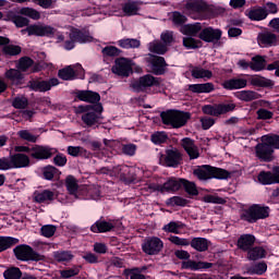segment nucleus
I'll return each instance as SVG.
<instances>
[{
  "mask_svg": "<svg viewBox=\"0 0 279 279\" xmlns=\"http://www.w3.org/2000/svg\"><path fill=\"white\" fill-rule=\"evenodd\" d=\"M31 66H34V60L29 57H22L19 60L17 69L25 73V71H28Z\"/></svg>",
  "mask_w": 279,
  "mask_h": 279,
  "instance_id": "nucleus-60",
  "label": "nucleus"
},
{
  "mask_svg": "<svg viewBox=\"0 0 279 279\" xmlns=\"http://www.w3.org/2000/svg\"><path fill=\"white\" fill-rule=\"evenodd\" d=\"M13 254L17 260H22L23 263H27L29 260H43L45 256L40 255L38 252L34 251V248L27 244H20L13 248Z\"/></svg>",
  "mask_w": 279,
  "mask_h": 279,
  "instance_id": "nucleus-6",
  "label": "nucleus"
},
{
  "mask_svg": "<svg viewBox=\"0 0 279 279\" xmlns=\"http://www.w3.org/2000/svg\"><path fill=\"white\" fill-rule=\"evenodd\" d=\"M181 147L190 157V160H197L199 158V149L195 145V141L191 137H184L181 140Z\"/></svg>",
  "mask_w": 279,
  "mask_h": 279,
  "instance_id": "nucleus-26",
  "label": "nucleus"
},
{
  "mask_svg": "<svg viewBox=\"0 0 279 279\" xmlns=\"http://www.w3.org/2000/svg\"><path fill=\"white\" fill-rule=\"evenodd\" d=\"M57 33L56 27L44 23H35L33 29H31V34H34L37 38H54Z\"/></svg>",
  "mask_w": 279,
  "mask_h": 279,
  "instance_id": "nucleus-15",
  "label": "nucleus"
},
{
  "mask_svg": "<svg viewBox=\"0 0 279 279\" xmlns=\"http://www.w3.org/2000/svg\"><path fill=\"white\" fill-rule=\"evenodd\" d=\"M52 257L57 263H62L64 265L65 263H71V260L75 258V255H73L72 251H54Z\"/></svg>",
  "mask_w": 279,
  "mask_h": 279,
  "instance_id": "nucleus-36",
  "label": "nucleus"
},
{
  "mask_svg": "<svg viewBox=\"0 0 279 279\" xmlns=\"http://www.w3.org/2000/svg\"><path fill=\"white\" fill-rule=\"evenodd\" d=\"M202 23L189 24L185 26V32L187 36H197L202 33Z\"/></svg>",
  "mask_w": 279,
  "mask_h": 279,
  "instance_id": "nucleus-64",
  "label": "nucleus"
},
{
  "mask_svg": "<svg viewBox=\"0 0 279 279\" xmlns=\"http://www.w3.org/2000/svg\"><path fill=\"white\" fill-rule=\"evenodd\" d=\"M19 14H21L22 16H27L33 21H40V13L34 8L23 7L20 9Z\"/></svg>",
  "mask_w": 279,
  "mask_h": 279,
  "instance_id": "nucleus-52",
  "label": "nucleus"
},
{
  "mask_svg": "<svg viewBox=\"0 0 279 279\" xmlns=\"http://www.w3.org/2000/svg\"><path fill=\"white\" fill-rule=\"evenodd\" d=\"M246 87H247L246 78L233 77V78L226 80L222 83V88H225V90H241V88H246Z\"/></svg>",
  "mask_w": 279,
  "mask_h": 279,
  "instance_id": "nucleus-30",
  "label": "nucleus"
},
{
  "mask_svg": "<svg viewBox=\"0 0 279 279\" xmlns=\"http://www.w3.org/2000/svg\"><path fill=\"white\" fill-rule=\"evenodd\" d=\"M268 14L267 9L258 8L248 11L247 16L251 21H265Z\"/></svg>",
  "mask_w": 279,
  "mask_h": 279,
  "instance_id": "nucleus-47",
  "label": "nucleus"
},
{
  "mask_svg": "<svg viewBox=\"0 0 279 279\" xmlns=\"http://www.w3.org/2000/svg\"><path fill=\"white\" fill-rule=\"evenodd\" d=\"M184 8L190 14L202 15L210 12V5L204 0H187Z\"/></svg>",
  "mask_w": 279,
  "mask_h": 279,
  "instance_id": "nucleus-17",
  "label": "nucleus"
},
{
  "mask_svg": "<svg viewBox=\"0 0 279 279\" xmlns=\"http://www.w3.org/2000/svg\"><path fill=\"white\" fill-rule=\"evenodd\" d=\"M7 81L12 84V86L22 87L25 84V74H23L19 69H9L4 73Z\"/></svg>",
  "mask_w": 279,
  "mask_h": 279,
  "instance_id": "nucleus-25",
  "label": "nucleus"
},
{
  "mask_svg": "<svg viewBox=\"0 0 279 279\" xmlns=\"http://www.w3.org/2000/svg\"><path fill=\"white\" fill-rule=\"evenodd\" d=\"M190 245L191 248L196 252H208V247H210L211 242L206 238H193L190 241Z\"/></svg>",
  "mask_w": 279,
  "mask_h": 279,
  "instance_id": "nucleus-32",
  "label": "nucleus"
},
{
  "mask_svg": "<svg viewBox=\"0 0 279 279\" xmlns=\"http://www.w3.org/2000/svg\"><path fill=\"white\" fill-rule=\"evenodd\" d=\"M254 243H256V236H254V234H242L236 242L238 250H241L242 252H247L254 247Z\"/></svg>",
  "mask_w": 279,
  "mask_h": 279,
  "instance_id": "nucleus-29",
  "label": "nucleus"
},
{
  "mask_svg": "<svg viewBox=\"0 0 279 279\" xmlns=\"http://www.w3.org/2000/svg\"><path fill=\"white\" fill-rule=\"evenodd\" d=\"M73 95L78 101H85L86 104H92V106L101 104L99 102L101 101V96L97 92L76 89Z\"/></svg>",
  "mask_w": 279,
  "mask_h": 279,
  "instance_id": "nucleus-18",
  "label": "nucleus"
},
{
  "mask_svg": "<svg viewBox=\"0 0 279 279\" xmlns=\"http://www.w3.org/2000/svg\"><path fill=\"white\" fill-rule=\"evenodd\" d=\"M215 264L210 262H202V260H184L181 263V269H187L190 271H206V269H211Z\"/></svg>",
  "mask_w": 279,
  "mask_h": 279,
  "instance_id": "nucleus-21",
  "label": "nucleus"
},
{
  "mask_svg": "<svg viewBox=\"0 0 279 279\" xmlns=\"http://www.w3.org/2000/svg\"><path fill=\"white\" fill-rule=\"evenodd\" d=\"M20 242L21 240L17 238L0 235V254L1 252H5V250L14 247V245H19Z\"/></svg>",
  "mask_w": 279,
  "mask_h": 279,
  "instance_id": "nucleus-39",
  "label": "nucleus"
},
{
  "mask_svg": "<svg viewBox=\"0 0 279 279\" xmlns=\"http://www.w3.org/2000/svg\"><path fill=\"white\" fill-rule=\"evenodd\" d=\"M118 47L121 49H138L141 47V40L136 38H123L117 41Z\"/></svg>",
  "mask_w": 279,
  "mask_h": 279,
  "instance_id": "nucleus-43",
  "label": "nucleus"
},
{
  "mask_svg": "<svg viewBox=\"0 0 279 279\" xmlns=\"http://www.w3.org/2000/svg\"><path fill=\"white\" fill-rule=\"evenodd\" d=\"M114 175L120 179L123 184H134L136 182V173L134 168L128 165H121L114 167Z\"/></svg>",
  "mask_w": 279,
  "mask_h": 279,
  "instance_id": "nucleus-12",
  "label": "nucleus"
},
{
  "mask_svg": "<svg viewBox=\"0 0 279 279\" xmlns=\"http://www.w3.org/2000/svg\"><path fill=\"white\" fill-rule=\"evenodd\" d=\"M163 125H170L175 130L184 128L191 119V112L170 109L160 113Z\"/></svg>",
  "mask_w": 279,
  "mask_h": 279,
  "instance_id": "nucleus-4",
  "label": "nucleus"
},
{
  "mask_svg": "<svg viewBox=\"0 0 279 279\" xmlns=\"http://www.w3.org/2000/svg\"><path fill=\"white\" fill-rule=\"evenodd\" d=\"M23 277V271L19 267H11L3 272L4 279H21Z\"/></svg>",
  "mask_w": 279,
  "mask_h": 279,
  "instance_id": "nucleus-59",
  "label": "nucleus"
},
{
  "mask_svg": "<svg viewBox=\"0 0 279 279\" xmlns=\"http://www.w3.org/2000/svg\"><path fill=\"white\" fill-rule=\"evenodd\" d=\"M60 80L52 77L49 80H31L27 83V86L25 88H29V90H33L34 93H47L53 88V86H59Z\"/></svg>",
  "mask_w": 279,
  "mask_h": 279,
  "instance_id": "nucleus-8",
  "label": "nucleus"
},
{
  "mask_svg": "<svg viewBox=\"0 0 279 279\" xmlns=\"http://www.w3.org/2000/svg\"><path fill=\"white\" fill-rule=\"evenodd\" d=\"M267 256V251L263 246H253L247 251L248 260H260Z\"/></svg>",
  "mask_w": 279,
  "mask_h": 279,
  "instance_id": "nucleus-42",
  "label": "nucleus"
},
{
  "mask_svg": "<svg viewBox=\"0 0 279 279\" xmlns=\"http://www.w3.org/2000/svg\"><path fill=\"white\" fill-rule=\"evenodd\" d=\"M104 60L108 58H119L123 53V50L119 49L117 46H106L101 49Z\"/></svg>",
  "mask_w": 279,
  "mask_h": 279,
  "instance_id": "nucleus-46",
  "label": "nucleus"
},
{
  "mask_svg": "<svg viewBox=\"0 0 279 279\" xmlns=\"http://www.w3.org/2000/svg\"><path fill=\"white\" fill-rule=\"evenodd\" d=\"M183 47H185V49H202L204 43H202L201 39H195L193 37H184Z\"/></svg>",
  "mask_w": 279,
  "mask_h": 279,
  "instance_id": "nucleus-54",
  "label": "nucleus"
},
{
  "mask_svg": "<svg viewBox=\"0 0 279 279\" xmlns=\"http://www.w3.org/2000/svg\"><path fill=\"white\" fill-rule=\"evenodd\" d=\"M65 189L70 195H73L75 199H99L101 192L98 189H83L80 190L77 179L73 175L65 178Z\"/></svg>",
  "mask_w": 279,
  "mask_h": 279,
  "instance_id": "nucleus-3",
  "label": "nucleus"
},
{
  "mask_svg": "<svg viewBox=\"0 0 279 279\" xmlns=\"http://www.w3.org/2000/svg\"><path fill=\"white\" fill-rule=\"evenodd\" d=\"M240 219L241 221H246V223H256V215L254 211V206L251 205L248 208L246 209H242L241 214H240Z\"/></svg>",
  "mask_w": 279,
  "mask_h": 279,
  "instance_id": "nucleus-48",
  "label": "nucleus"
},
{
  "mask_svg": "<svg viewBox=\"0 0 279 279\" xmlns=\"http://www.w3.org/2000/svg\"><path fill=\"white\" fill-rule=\"evenodd\" d=\"M234 95H235L236 99H239L240 101H245V102L260 99V94H258L254 90H240V92H236Z\"/></svg>",
  "mask_w": 279,
  "mask_h": 279,
  "instance_id": "nucleus-37",
  "label": "nucleus"
},
{
  "mask_svg": "<svg viewBox=\"0 0 279 279\" xmlns=\"http://www.w3.org/2000/svg\"><path fill=\"white\" fill-rule=\"evenodd\" d=\"M258 44L264 45V47H271V45H276V34L274 33H260L257 37Z\"/></svg>",
  "mask_w": 279,
  "mask_h": 279,
  "instance_id": "nucleus-40",
  "label": "nucleus"
},
{
  "mask_svg": "<svg viewBox=\"0 0 279 279\" xmlns=\"http://www.w3.org/2000/svg\"><path fill=\"white\" fill-rule=\"evenodd\" d=\"M221 36H223V31L211 26L203 28L198 34L199 40H203L204 43H213L214 45L221 40Z\"/></svg>",
  "mask_w": 279,
  "mask_h": 279,
  "instance_id": "nucleus-16",
  "label": "nucleus"
},
{
  "mask_svg": "<svg viewBox=\"0 0 279 279\" xmlns=\"http://www.w3.org/2000/svg\"><path fill=\"white\" fill-rule=\"evenodd\" d=\"M114 228V223L107 221L106 218L101 216L95 223L90 226L89 230L94 234H106V232H112Z\"/></svg>",
  "mask_w": 279,
  "mask_h": 279,
  "instance_id": "nucleus-22",
  "label": "nucleus"
},
{
  "mask_svg": "<svg viewBox=\"0 0 279 279\" xmlns=\"http://www.w3.org/2000/svg\"><path fill=\"white\" fill-rule=\"evenodd\" d=\"M189 90L191 93H195L196 95H202L204 93L208 94L215 90V84L213 83L190 84Z\"/></svg>",
  "mask_w": 279,
  "mask_h": 279,
  "instance_id": "nucleus-34",
  "label": "nucleus"
},
{
  "mask_svg": "<svg viewBox=\"0 0 279 279\" xmlns=\"http://www.w3.org/2000/svg\"><path fill=\"white\" fill-rule=\"evenodd\" d=\"M160 84H162V78L146 74L133 81L131 88H133L134 93H146L147 88H154V86L160 88Z\"/></svg>",
  "mask_w": 279,
  "mask_h": 279,
  "instance_id": "nucleus-5",
  "label": "nucleus"
},
{
  "mask_svg": "<svg viewBox=\"0 0 279 279\" xmlns=\"http://www.w3.org/2000/svg\"><path fill=\"white\" fill-rule=\"evenodd\" d=\"M82 266L74 265L72 268L63 269L60 271L61 278H75V276H80V271Z\"/></svg>",
  "mask_w": 279,
  "mask_h": 279,
  "instance_id": "nucleus-58",
  "label": "nucleus"
},
{
  "mask_svg": "<svg viewBox=\"0 0 279 279\" xmlns=\"http://www.w3.org/2000/svg\"><path fill=\"white\" fill-rule=\"evenodd\" d=\"M193 174L202 182L208 180H230V178H232L230 171L210 165L198 166L194 169Z\"/></svg>",
  "mask_w": 279,
  "mask_h": 279,
  "instance_id": "nucleus-2",
  "label": "nucleus"
},
{
  "mask_svg": "<svg viewBox=\"0 0 279 279\" xmlns=\"http://www.w3.org/2000/svg\"><path fill=\"white\" fill-rule=\"evenodd\" d=\"M76 114H82L81 121L86 128L99 125L101 121V112H104V105H80L75 109Z\"/></svg>",
  "mask_w": 279,
  "mask_h": 279,
  "instance_id": "nucleus-1",
  "label": "nucleus"
},
{
  "mask_svg": "<svg viewBox=\"0 0 279 279\" xmlns=\"http://www.w3.org/2000/svg\"><path fill=\"white\" fill-rule=\"evenodd\" d=\"M265 66H267V59L265 57L257 54L252 58L251 61V70L252 71H265Z\"/></svg>",
  "mask_w": 279,
  "mask_h": 279,
  "instance_id": "nucleus-44",
  "label": "nucleus"
},
{
  "mask_svg": "<svg viewBox=\"0 0 279 279\" xmlns=\"http://www.w3.org/2000/svg\"><path fill=\"white\" fill-rule=\"evenodd\" d=\"M235 108H236L235 104L214 105L211 109V117H221V114H228V112H233Z\"/></svg>",
  "mask_w": 279,
  "mask_h": 279,
  "instance_id": "nucleus-35",
  "label": "nucleus"
},
{
  "mask_svg": "<svg viewBox=\"0 0 279 279\" xmlns=\"http://www.w3.org/2000/svg\"><path fill=\"white\" fill-rule=\"evenodd\" d=\"M150 141L154 145H162L169 141V135L165 131H157L151 134Z\"/></svg>",
  "mask_w": 279,
  "mask_h": 279,
  "instance_id": "nucleus-55",
  "label": "nucleus"
},
{
  "mask_svg": "<svg viewBox=\"0 0 279 279\" xmlns=\"http://www.w3.org/2000/svg\"><path fill=\"white\" fill-rule=\"evenodd\" d=\"M4 21H10L17 28L27 27L28 25H31L29 24V19H27L23 15H19L16 13H14L13 11H9L7 13V17L4 19Z\"/></svg>",
  "mask_w": 279,
  "mask_h": 279,
  "instance_id": "nucleus-31",
  "label": "nucleus"
},
{
  "mask_svg": "<svg viewBox=\"0 0 279 279\" xmlns=\"http://www.w3.org/2000/svg\"><path fill=\"white\" fill-rule=\"evenodd\" d=\"M181 189H184L187 195H192V196L199 195V191L197 190V185L195 184V182L189 181L186 179H183L181 181Z\"/></svg>",
  "mask_w": 279,
  "mask_h": 279,
  "instance_id": "nucleus-51",
  "label": "nucleus"
},
{
  "mask_svg": "<svg viewBox=\"0 0 279 279\" xmlns=\"http://www.w3.org/2000/svg\"><path fill=\"white\" fill-rule=\"evenodd\" d=\"M162 230L163 232L180 234V230H182V222L170 221L168 225L163 226Z\"/></svg>",
  "mask_w": 279,
  "mask_h": 279,
  "instance_id": "nucleus-61",
  "label": "nucleus"
},
{
  "mask_svg": "<svg viewBox=\"0 0 279 279\" xmlns=\"http://www.w3.org/2000/svg\"><path fill=\"white\" fill-rule=\"evenodd\" d=\"M138 2L129 0L124 4H122V12L125 14V16H136L138 14Z\"/></svg>",
  "mask_w": 279,
  "mask_h": 279,
  "instance_id": "nucleus-41",
  "label": "nucleus"
},
{
  "mask_svg": "<svg viewBox=\"0 0 279 279\" xmlns=\"http://www.w3.org/2000/svg\"><path fill=\"white\" fill-rule=\"evenodd\" d=\"M186 21H189V19H186V15L182 14L180 11L172 12V23L177 25V27H182Z\"/></svg>",
  "mask_w": 279,
  "mask_h": 279,
  "instance_id": "nucleus-63",
  "label": "nucleus"
},
{
  "mask_svg": "<svg viewBox=\"0 0 279 279\" xmlns=\"http://www.w3.org/2000/svg\"><path fill=\"white\" fill-rule=\"evenodd\" d=\"M142 271H143V269L138 268V267L125 268L123 270V276H125V278H130V279H147V277H145V275L141 274Z\"/></svg>",
  "mask_w": 279,
  "mask_h": 279,
  "instance_id": "nucleus-53",
  "label": "nucleus"
},
{
  "mask_svg": "<svg viewBox=\"0 0 279 279\" xmlns=\"http://www.w3.org/2000/svg\"><path fill=\"white\" fill-rule=\"evenodd\" d=\"M259 184L267 186L269 184H279V177L274 175L271 171H260L257 175Z\"/></svg>",
  "mask_w": 279,
  "mask_h": 279,
  "instance_id": "nucleus-33",
  "label": "nucleus"
},
{
  "mask_svg": "<svg viewBox=\"0 0 279 279\" xmlns=\"http://www.w3.org/2000/svg\"><path fill=\"white\" fill-rule=\"evenodd\" d=\"M43 179L51 182L54 175H60V170L56 166L48 165L41 169Z\"/></svg>",
  "mask_w": 279,
  "mask_h": 279,
  "instance_id": "nucleus-50",
  "label": "nucleus"
},
{
  "mask_svg": "<svg viewBox=\"0 0 279 279\" xmlns=\"http://www.w3.org/2000/svg\"><path fill=\"white\" fill-rule=\"evenodd\" d=\"M253 210L255 213L256 221H260V219H267V217H269L270 209L268 206L253 204Z\"/></svg>",
  "mask_w": 279,
  "mask_h": 279,
  "instance_id": "nucleus-45",
  "label": "nucleus"
},
{
  "mask_svg": "<svg viewBox=\"0 0 279 279\" xmlns=\"http://www.w3.org/2000/svg\"><path fill=\"white\" fill-rule=\"evenodd\" d=\"M58 77L63 82H73V80H84V68L80 65V70L73 69V65H66L58 71Z\"/></svg>",
  "mask_w": 279,
  "mask_h": 279,
  "instance_id": "nucleus-14",
  "label": "nucleus"
},
{
  "mask_svg": "<svg viewBox=\"0 0 279 279\" xmlns=\"http://www.w3.org/2000/svg\"><path fill=\"white\" fill-rule=\"evenodd\" d=\"M11 162L13 165V169H26L32 165L29 156L23 153H16L11 155Z\"/></svg>",
  "mask_w": 279,
  "mask_h": 279,
  "instance_id": "nucleus-28",
  "label": "nucleus"
},
{
  "mask_svg": "<svg viewBox=\"0 0 279 279\" xmlns=\"http://www.w3.org/2000/svg\"><path fill=\"white\" fill-rule=\"evenodd\" d=\"M267 145L271 147L272 150L279 149V135L278 134H266L262 136Z\"/></svg>",
  "mask_w": 279,
  "mask_h": 279,
  "instance_id": "nucleus-56",
  "label": "nucleus"
},
{
  "mask_svg": "<svg viewBox=\"0 0 279 279\" xmlns=\"http://www.w3.org/2000/svg\"><path fill=\"white\" fill-rule=\"evenodd\" d=\"M111 73L119 75V77H130L134 73L132 70V60L125 57L117 58L111 68Z\"/></svg>",
  "mask_w": 279,
  "mask_h": 279,
  "instance_id": "nucleus-9",
  "label": "nucleus"
},
{
  "mask_svg": "<svg viewBox=\"0 0 279 279\" xmlns=\"http://www.w3.org/2000/svg\"><path fill=\"white\" fill-rule=\"evenodd\" d=\"M165 247V242L158 236H147L142 243V252L146 256H158Z\"/></svg>",
  "mask_w": 279,
  "mask_h": 279,
  "instance_id": "nucleus-7",
  "label": "nucleus"
},
{
  "mask_svg": "<svg viewBox=\"0 0 279 279\" xmlns=\"http://www.w3.org/2000/svg\"><path fill=\"white\" fill-rule=\"evenodd\" d=\"M191 75L194 77V80H211L213 71L206 70L202 66H194L191 70Z\"/></svg>",
  "mask_w": 279,
  "mask_h": 279,
  "instance_id": "nucleus-38",
  "label": "nucleus"
},
{
  "mask_svg": "<svg viewBox=\"0 0 279 279\" xmlns=\"http://www.w3.org/2000/svg\"><path fill=\"white\" fill-rule=\"evenodd\" d=\"M58 154V148H53L49 145H33V153L31 154V158L33 160H49L53 158Z\"/></svg>",
  "mask_w": 279,
  "mask_h": 279,
  "instance_id": "nucleus-11",
  "label": "nucleus"
},
{
  "mask_svg": "<svg viewBox=\"0 0 279 279\" xmlns=\"http://www.w3.org/2000/svg\"><path fill=\"white\" fill-rule=\"evenodd\" d=\"M72 40H75L80 45H86L88 43H93L95 37L90 35V31L73 28L69 35Z\"/></svg>",
  "mask_w": 279,
  "mask_h": 279,
  "instance_id": "nucleus-23",
  "label": "nucleus"
},
{
  "mask_svg": "<svg viewBox=\"0 0 279 279\" xmlns=\"http://www.w3.org/2000/svg\"><path fill=\"white\" fill-rule=\"evenodd\" d=\"M189 204V199L182 197V196H172L166 201L167 206H180L181 208H184Z\"/></svg>",
  "mask_w": 279,
  "mask_h": 279,
  "instance_id": "nucleus-57",
  "label": "nucleus"
},
{
  "mask_svg": "<svg viewBox=\"0 0 279 279\" xmlns=\"http://www.w3.org/2000/svg\"><path fill=\"white\" fill-rule=\"evenodd\" d=\"M160 165L163 167H172L175 168L180 165L182 160V153L178 150V148H169L166 149V155L160 156Z\"/></svg>",
  "mask_w": 279,
  "mask_h": 279,
  "instance_id": "nucleus-13",
  "label": "nucleus"
},
{
  "mask_svg": "<svg viewBox=\"0 0 279 279\" xmlns=\"http://www.w3.org/2000/svg\"><path fill=\"white\" fill-rule=\"evenodd\" d=\"M274 154H276L274 148L266 144L262 137V142L255 146V158H257L259 162H274V160H276Z\"/></svg>",
  "mask_w": 279,
  "mask_h": 279,
  "instance_id": "nucleus-10",
  "label": "nucleus"
},
{
  "mask_svg": "<svg viewBox=\"0 0 279 279\" xmlns=\"http://www.w3.org/2000/svg\"><path fill=\"white\" fill-rule=\"evenodd\" d=\"M182 178H169L162 185H158L157 191L160 193H177L182 189Z\"/></svg>",
  "mask_w": 279,
  "mask_h": 279,
  "instance_id": "nucleus-24",
  "label": "nucleus"
},
{
  "mask_svg": "<svg viewBox=\"0 0 279 279\" xmlns=\"http://www.w3.org/2000/svg\"><path fill=\"white\" fill-rule=\"evenodd\" d=\"M33 199L36 204H51L54 199H60V194H57L51 190L35 191Z\"/></svg>",
  "mask_w": 279,
  "mask_h": 279,
  "instance_id": "nucleus-19",
  "label": "nucleus"
},
{
  "mask_svg": "<svg viewBox=\"0 0 279 279\" xmlns=\"http://www.w3.org/2000/svg\"><path fill=\"white\" fill-rule=\"evenodd\" d=\"M21 51H23V49L21 48V46H16V45H8L4 46L2 48V53L3 56H19L21 54Z\"/></svg>",
  "mask_w": 279,
  "mask_h": 279,
  "instance_id": "nucleus-62",
  "label": "nucleus"
},
{
  "mask_svg": "<svg viewBox=\"0 0 279 279\" xmlns=\"http://www.w3.org/2000/svg\"><path fill=\"white\" fill-rule=\"evenodd\" d=\"M148 51H150V53H156L157 56H165V53L169 51V48L160 41H153L148 44Z\"/></svg>",
  "mask_w": 279,
  "mask_h": 279,
  "instance_id": "nucleus-49",
  "label": "nucleus"
},
{
  "mask_svg": "<svg viewBox=\"0 0 279 279\" xmlns=\"http://www.w3.org/2000/svg\"><path fill=\"white\" fill-rule=\"evenodd\" d=\"M248 82L251 86H255L257 88H267L268 90H274V86H276V82L260 75L251 76Z\"/></svg>",
  "mask_w": 279,
  "mask_h": 279,
  "instance_id": "nucleus-27",
  "label": "nucleus"
},
{
  "mask_svg": "<svg viewBox=\"0 0 279 279\" xmlns=\"http://www.w3.org/2000/svg\"><path fill=\"white\" fill-rule=\"evenodd\" d=\"M149 64L151 72L154 75H165L167 73V61L165 60V57L150 54Z\"/></svg>",
  "mask_w": 279,
  "mask_h": 279,
  "instance_id": "nucleus-20",
  "label": "nucleus"
}]
</instances>
